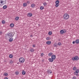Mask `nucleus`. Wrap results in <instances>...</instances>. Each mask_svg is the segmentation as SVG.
Returning <instances> with one entry per match:
<instances>
[{
	"label": "nucleus",
	"instance_id": "nucleus-1",
	"mask_svg": "<svg viewBox=\"0 0 79 79\" xmlns=\"http://www.w3.org/2000/svg\"><path fill=\"white\" fill-rule=\"evenodd\" d=\"M13 34L12 33H10L9 34H7L5 35V36L6 37H9V38H11L13 37Z\"/></svg>",
	"mask_w": 79,
	"mask_h": 79
},
{
	"label": "nucleus",
	"instance_id": "nucleus-2",
	"mask_svg": "<svg viewBox=\"0 0 79 79\" xmlns=\"http://www.w3.org/2000/svg\"><path fill=\"white\" fill-rule=\"evenodd\" d=\"M63 18L64 19L67 20V19H69V16L68 14L65 13L64 14Z\"/></svg>",
	"mask_w": 79,
	"mask_h": 79
},
{
	"label": "nucleus",
	"instance_id": "nucleus-3",
	"mask_svg": "<svg viewBox=\"0 0 79 79\" xmlns=\"http://www.w3.org/2000/svg\"><path fill=\"white\" fill-rule=\"evenodd\" d=\"M19 61L20 63L22 64L25 61V59L23 57H20L19 59Z\"/></svg>",
	"mask_w": 79,
	"mask_h": 79
},
{
	"label": "nucleus",
	"instance_id": "nucleus-4",
	"mask_svg": "<svg viewBox=\"0 0 79 79\" xmlns=\"http://www.w3.org/2000/svg\"><path fill=\"white\" fill-rule=\"evenodd\" d=\"M6 3V0H0V5H3Z\"/></svg>",
	"mask_w": 79,
	"mask_h": 79
},
{
	"label": "nucleus",
	"instance_id": "nucleus-5",
	"mask_svg": "<svg viewBox=\"0 0 79 79\" xmlns=\"http://www.w3.org/2000/svg\"><path fill=\"white\" fill-rule=\"evenodd\" d=\"M72 59L73 61H77L78 60H79V57H78V56H76L72 58Z\"/></svg>",
	"mask_w": 79,
	"mask_h": 79
},
{
	"label": "nucleus",
	"instance_id": "nucleus-6",
	"mask_svg": "<svg viewBox=\"0 0 79 79\" xmlns=\"http://www.w3.org/2000/svg\"><path fill=\"white\" fill-rule=\"evenodd\" d=\"M51 58L53 60H55L56 59V56L55 55H52L51 56Z\"/></svg>",
	"mask_w": 79,
	"mask_h": 79
},
{
	"label": "nucleus",
	"instance_id": "nucleus-7",
	"mask_svg": "<svg viewBox=\"0 0 79 79\" xmlns=\"http://www.w3.org/2000/svg\"><path fill=\"white\" fill-rule=\"evenodd\" d=\"M52 70L49 69L47 71V73L48 74H52Z\"/></svg>",
	"mask_w": 79,
	"mask_h": 79
},
{
	"label": "nucleus",
	"instance_id": "nucleus-8",
	"mask_svg": "<svg viewBox=\"0 0 79 79\" xmlns=\"http://www.w3.org/2000/svg\"><path fill=\"white\" fill-rule=\"evenodd\" d=\"M48 60H49V62H52L53 61V59H52V58H49Z\"/></svg>",
	"mask_w": 79,
	"mask_h": 79
},
{
	"label": "nucleus",
	"instance_id": "nucleus-9",
	"mask_svg": "<svg viewBox=\"0 0 79 79\" xmlns=\"http://www.w3.org/2000/svg\"><path fill=\"white\" fill-rule=\"evenodd\" d=\"M27 16L29 17H31L32 16V14L31 13H29L27 14Z\"/></svg>",
	"mask_w": 79,
	"mask_h": 79
},
{
	"label": "nucleus",
	"instance_id": "nucleus-10",
	"mask_svg": "<svg viewBox=\"0 0 79 79\" xmlns=\"http://www.w3.org/2000/svg\"><path fill=\"white\" fill-rule=\"evenodd\" d=\"M31 6L32 8H34V7L35 6V4L34 3H33L31 4Z\"/></svg>",
	"mask_w": 79,
	"mask_h": 79
},
{
	"label": "nucleus",
	"instance_id": "nucleus-11",
	"mask_svg": "<svg viewBox=\"0 0 79 79\" xmlns=\"http://www.w3.org/2000/svg\"><path fill=\"white\" fill-rule=\"evenodd\" d=\"M54 47H58V44L57 43H55L54 44Z\"/></svg>",
	"mask_w": 79,
	"mask_h": 79
},
{
	"label": "nucleus",
	"instance_id": "nucleus-12",
	"mask_svg": "<svg viewBox=\"0 0 79 79\" xmlns=\"http://www.w3.org/2000/svg\"><path fill=\"white\" fill-rule=\"evenodd\" d=\"M79 73V69H77L76 70L75 72H74V73H75V74H76V73Z\"/></svg>",
	"mask_w": 79,
	"mask_h": 79
},
{
	"label": "nucleus",
	"instance_id": "nucleus-13",
	"mask_svg": "<svg viewBox=\"0 0 79 79\" xmlns=\"http://www.w3.org/2000/svg\"><path fill=\"white\" fill-rule=\"evenodd\" d=\"M13 38H10V39L9 40V41L10 42H12V41H13Z\"/></svg>",
	"mask_w": 79,
	"mask_h": 79
},
{
	"label": "nucleus",
	"instance_id": "nucleus-14",
	"mask_svg": "<svg viewBox=\"0 0 79 79\" xmlns=\"http://www.w3.org/2000/svg\"><path fill=\"white\" fill-rule=\"evenodd\" d=\"M22 74L23 75H25L26 74V72L24 70H23L22 71Z\"/></svg>",
	"mask_w": 79,
	"mask_h": 79
},
{
	"label": "nucleus",
	"instance_id": "nucleus-15",
	"mask_svg": "<svg viewBox=\"0 0 79 79\" xmlns=\"http://www.w3.org/2000/svg\"><path fill=\"white\" fill-rule=\"evenodd\" d=\"M47 44L48 45H50V44H51V41H48L46 42Z\"/></svg>",
	"mask_w": 79,
	"mask_h": 79
},
{
	"label": "nucleus",
	"instance_id": "nucleus-16",
	"mask_svg": "<svg viewBox=\"0 0 79 79\" xmlns=\"http://www.w3.org/2000/svg\"><path fill=\"white\" fill-rule=\"evenodd\" d=\"M52 55H53V53L52 52H50L48 54V56H52Z\"/></svg>",
	"mask_w": 79,
	"mask_h": 79
},
{
	"label": "nucleus",
	"instance_id": "nucleus-17",
	"mask_svg": "<svg viewBox=\"0 0 79 79\" xmlns=\"http://www.w3.org/2000/svg\"><path fill=\"white\" fill-rule=\"evenodd\" d=\"M10 27H14V24L13 23H11L10 25Z\"/></svg>",
	"mask_w": 79,
	"mask_h": 79
},
{
	"label": "nucleus",
	"instance_id": "nucleus-18",
	"mask_svg": "<svg viewBox=\"0 0 79 79\" xmlns=\"http://www.w3.org/2000/svg\"><path fill=\"white\" fill-rule=\"evenodd\" d=\"M60 33L61 34H63L64 33V31L63 30H61L60 31Z\"/></svg>",
	"mask_w": 79,
	"mask_h": 79
},
{
	"label": "nucleus",
	"instance_id": "nucleus-19",
	"mask_svg": "<svg viewBox=\"0 0 79 79\" xmlns=\"http://www.w3.org/2000/svg\"><path fill=\"white\" fill-rule=\"evenodd\" d=\"M30 51L31 52H34V49L33 48H31L30 49Z\"/></svg>",
	"mask_w": 79,
	"mask_h": 79
},
{
	"label": "nucleus",
	"instance_id": "nucleus-20",
	"mask_svg": "<svg viewBox=\"0 0 79 79\" xmlns=\"http://www.w3.org/2000/svg\"><path fill=\"white\" fill-rule=\"evenodd\" d=\"M7 8V6L6 5L4 6L3 7V9H4V10L6 9Z\"/></svg>",
	"mask_w": 79,
	"mask_h": 79
},
{
	"label": "nucleus",
	"instance_id": "nucleus-21",
	"mask_svg": "<svg viewBox=\"0 0 79 79\" xmlns=\"http://www.w3.org/2000/svg\"><path fill=\"white\" fill-rule=\"evenodd\" d=\"M75 42L77 44H79V40H76L75 41Z\"/></svg>",
	"mask_w": 79,
	"mask_h": 79
},
{
	"label": "nucleus",
	"instance_id": "nucleus-22",
	"mask_svg": "<svg viewBox=\"0 0 79 79\" xmlns=\"http://www.w3.org/2000/svg\"><path fill=\"white\" fill-rule=\"evenodd\" d=\"M9 58H12L13 56V55L12 54H10L9 55Z\"/></svg>",
	"mask_w": 79,
	"mask_h": 79
},
{
	"label": "nucleus",
	"instance_id": "nucleus-23",
	"mask_svg": "<svg viewBox=\"0 0 79 79\" xmlns=\"http://www.w3.org/2000/svg\"><path fill=\"white\" fill-rule=\"evenodd\" d=\"M15 20H16V21H18V19H19V17H16L15 18Z\"/></svg>",
	"mask_w": 79,
	"mask_h": 79
},
{
	"label": "nucleus",
	"instance_id": "nucleus-24",
	"mask_svg": "<svg viewBox=\"0 0 79 79\" xmlns=\"http://www.w3.org/2000/svg\"><path fill=\"white\" fill-rule=\"evenodd\" d=\"M40 9L41 10H44V6H41L40 7Z\"/></svg>",
	"mask_w": 79,
	"mask_h": 79
},
{
	"label": "nucleus",
	"instance_id": "nucleus-25",
	"mask_svg": "<svg viewBox=\"0 0 79 79\" xmlns=\"http://www.w3.org/2000/svg\"><path fill=\"white\" fill-rule=\"evenodd\" d=\"M76 69H77V68L76 66H74V67L73 68V69L74 71H76Z\"/></svg>",
	"mask_w": 79,
	"mask_h": 79
},
{
	"label": "nucleus",
	"instance_id": "nucleus-26",
	"mask_svg": "<svg viewBox=\"0 0 79 79\" xmlns=\"http://www.w3.org/2000/svg\"><path fill=\"white\" fill-rule=\"evenodd\" d=\"M4 76H8V73H4Z\"/></svg>",
	"mask_w": 79,
	"mask_h": 79
},
{
	"label": "nucleus",
	"instance_id": "nucleus-27",
	"mask_svg": "<svg viewBox=\"0 0 79 79\" xmlns=\"http://www.w3.org/2000/svg\"><path fill=\"white\" fill-rule=\"evenodd\" d=\"M48 35H52V32L51 31H49L48 33Z\"/></svg>",
	"mask_w": 79,
	"mask_h": 79
},
{
	"label": "nucleus",
	"instance_id": "nucleus-28",
	"mask_svg": "<svg viewBox=\"0 0 79 79\" xmlns=\"http://www.w3.org/2000/svg\"><path fill=\"white\" fill-rule=\"evenodd\" d=\"M47 2H45L44 3H43V5L44 6H47Z\"/></svg>",
	"mask_w": 79,
	"mask_h": 79
},
{
	"label": "nucleus",
	"instance_id": "nucleus-29",
	"mask_svg": "<svg viewBox=\"0 0 79 79\" xmlns=\"http://www.w3.org/2000/svg\"><path fill=\"white\" fill-rule=\"evenodd\" d=\"M23 6H27V4L26 3H24L23 4Z\"/></svg>",
	"mask_w": 79,
	"mask_h": 79
},
{
	"label": "nucleus",
	"instance_id": "nucleus-30",
	"mask_svg": "<svg viewBox=\"0 0 79 79\" xmlns=\"http://www.w3.org/2000/svg\"><path fill=\"white\" fill-rule=\"evenodd\" d=\"M60 3V1L59 0H57L56 2V3Z\"/></svg>",
	"mask_w": 79,
	"mask_h": 79
},
{
	"label": "nucleus",
	"instance_id": "nucleus-31",
	"mask_svg": "<svg viewBox=\"0 0 79 79\" xmlns=\"http://www.w3.org/2000/svg\"><path fill=\"white\" fill-rule=\"evenodd\" d=\"M2 24H5V21L4 20H2Z\"/></svg>",
	"mask_w": 79,
	"mask_h": 79
},
{
	"label": "nucleus",
	"instance_id": "nucleus-32",
	"mask_svg": "<svg viewBox=\"0 0 79 79\" xmlns=\"http://www.w3.org/2000/svg\"><path fill=\"white\" fill-rule=\"evenodd\" d=\"M15 74H16V75H18V74H19V72H15Z\"/></svg>",
	"mask_w": 79,
	"mask_h": 79
},
{
	"label": "nucleus",
	"instance_id": "nucleus-33",
	"mask_svg": "<svg viewBox=\"0 0 79 79\" xmlns=\"http://www.w3.org/2000/svg\"><path fill=\"white\" fill-rule=\"evenodd\" d=\"M74 73V75H76V76H77V77H78V76H79V75H78V73Z\"/></svg>",
	"mask_w": 79,
	"mask_h": 79
},
{
	"label": "nucleus",
	"instance_id": "nucleus-34",
	"mask_svg": "<svg viewBox=\"0 0 79 79\" xmlns=\"http://www.w3.org/2000/svg\"><path fill=\"white\" fill-rule=\"evenodd\" d=\"M58 45H59V46H61V43L60 42L59 43H58Z\"/></svg>",
	"mask_w": 79,
	"mask_h": 79
},
{
	"label": "nucleus",
	"instance_id": "nucleus-35",
	"mask_svg": "<svg viewBox=\"0 0 79 79\" xmlns=\"http://www.w3.org/2000/svg\"><path fill=\"white\" fill-rule=\"evenodd\" d=\"M44 53H41V54L40 56H41L42 57V56H44Z\"/></svg>",
	"mask_w": 79,
	"mask_h": 79
},
{
	"label": "nucleus",
	"instance_id": "nucleus-36",
	"mask_svg": "<svg viewBox=\"0 0 79 79\" xmlns=\"http://www.w3.org/2000/svg\"><path fill=\"white\" fill-rule=\"evenodd\" d=\"M59 5H60V4H56L55 6L56 7H58Z\"/></svg>",
	"mask_w": 79,
	"mask_h": 79
},
{
	"label": "nucleus",
	"instance_id": "nucleus-37",
	"mask_svg": "<svg viewBox=\"0 0 79 79\" xmlns=\"http://www.w3.org/2000/svg\"><path fill=\"white\" fill-rule=\"evenodd\" d=\"M73 79H77V77H73Z\"/></svg>",
	"mask_w": 79,
	"mask_h": 79
},
{
	"label": "nucleus",
	"instance_id": "nucleus-38",
	"mask_svg": "<svg viewBox=\"0 0 79 79\" xmlns=\"http://www.w3.org/2000/svg\"><path fill=\"white\" fill-rule=\"evenodd\" d=\"M13 60H11L10 61V63L11 64H12V63H13Z\"/></svg>",
	"mask_w": 79,
	"mask_h": 79
},
{
	"label": "nucleus",
	"instance_id": "nucleus-39",
	"mask_svg": "<svg viewBox=\"0 0 79 79\" xmlns=\"http://www.w3.org/2000/svg\"><path fill=\"white\" fill-rule=\"evenodd\" d=\"M27 4H29V3H30V1H27Z\"/></svg>",
	"mask_w": 79,
	"mask_h": 79
},
{
	"label": "nucleus",
	"instance_id": "nucleus-40",
	"mask_svg": "<svg viewBox=\"0 0 79 79\" xmlns=\"http://www.w3.org/2000/svg\"><path fill=\"white\" fill-rule=\"evenodd\" d=\"M2 35V32L0 31V35Z\"/></svg>",
	"mask_w": 79,
	"mask_h": 79
},
{
	"label": "nucleus",
	"instance_id": "nucleus-41",
	"mask_svg": "<svg viewBox=\"0 0 79 79\" xmlns=\"http://www.w3.org/2000/svg\"><path fill=\"white\" fill-rule=\"evenodd\" d=\"M66 32V30H65L64 31V34H65Z\"/></svg>",
	"mask_w": 79,
	"mask_h": 79
},
{
	"label": "nucleus",
	"instance_id": "nucleus-42",
	"mask_svg": "<svg viewBox=\"0 0 79 79\" xmlns=\"http://www.w3.org/2000/svg\"><path fill=\"white\" fill-rule=\"evenodd\" d=\"M75 43H76V42L75 41H73V44H75Z\"/></svg>",
	"mask_w": 79,
	"mask_h": 79
},
{
	"label": "nucleus",
	"instance_id": "nucleus-43",
	"mask_svg": "<svg viewBox=\"0 0 79 79\" xmlns=\"http://www.w3.org/2000/svg\"><path fill=\"white\" fill-rule=\"evenodd\" d=\"M49 39V37H47L46 38V40H48Z\"/></svg>",
	"mask_w": 79,
	"mask_h": 79
},
{
	"label": "nucleus",
	"instance_id": "nucleus-44",
	"mask_svg": "<svg viewBox=\"0 0 79 79\" xmlns=\"http://www.w3.org/2000/svg\"><path fill=\"white\" fill-rule=\"evenodd\" d=\"M32 47H35V45L34 44L32 45Z\"/></svg>",
	"mask_w": 79,
	"mask_h": 79
},
{
	"label": "nucleus",
	"instance_id": "nucleus-45",
	"mask_svg": "<svg viewBox=\"0 0 79 79\" xmlns=\"http://www.w3.org/2000/svg\"><path fill=\"white\" fill-rule=\"evenodd\" d=\"M4 79H8V78L7 77H6L4 78Z\"/></svg>",
	"mask_w": 79,
	"mask_h": 79
},
{
	"label": "nucleus",
	"instance_id": "nucleus-46",
	"mask_svg": "<svg viewBox=\"0 0 79 79\" xmlns=\"http://www.w3.org/2000/svg\"><path fill=\"white\" fill-rule=\"evenodd\" d=\"M30 37H33V36L32 35H30Z\"/></svg>",
	"mask_w": 79,
	"mask_h": 79
},
{
	"label": "nucleus",
	"instance_id": "nucleus-47",
	"mask_svg": "<svg viewBox=\"0 0 79 79\" xmlns=\"http://www.w3.org/2000/svg\"><path fill=\"white\" fill-rule=\"evenodd\" d=\"M56 5H59V3H56Z\"/></svg>",
	"mask_w": 79,
	"mask_h": 79
},
{
	"label": "nucleus",
	"instance_id": "nucleus-48",
	"mask_svg": "<svg viewBox=\"0 0 79 79\" xmlns=\"http://www.w3.org/2000/svg\"><path fill=\"white\" fill-rule=\"evenodd\" d=\"M42 62H44V59L42 60Z\"/></svg>",
	"mask_w": 79,
	"mask_h": 79
},
{
	"label": "nucleus",
	"instance_id": "nucleus-49",
	"mask_svg": "<svg viewBox=\"0 0 79 79\" xmlns=\"http://www.w3.org/2000/svg\"><path fill=\"white\" fill-rule=\"evenodd\" d=\"M47 0V1H48L49 0Z\"/></svg>",
	"mask_w": 79,
	"mask_h": 79
},
{
	"label": "nucleus",
	"instance_id": "nucleus-50",
	"mask_svg": "<svg viewBox=\"0 0 79 79\" xmlns=\"http://www.w3.org/2000/svg\"><path fill=\"white\" fill-rule=\"evenodd\" d=\"M22 79H24V78H22Z\"/></svg>",
	"mask_w": 79,
	"mask_h": 79
},
{
	"label": "nucleus",
	"instance_id": "nucleus-51",
	"mask_svg": "<svg viewBox=\"0 0 79 79\" xmlns=\"http://www.w3.org/2000/svg\"><path fill=\"white\" fill-rule=\"evenodd\" d=\"M18 64V63H17V64Z\"/></svg>",
	"mask_w": 79,
	"mask_h": 79
},
{
	"label": "nucleus",
	"instance_id": "nucleus-52",
	"mask_svg": "<svg viewBox=\"0 0 79 79\" xmlns=\"http://www.w3.org/2000/svg\"><path fill=\"white\" fill-rule=\"evenodd\" d=\"M18 64V63H17V64Z\"/></svg>",
	"mask_w": 79,
	"mask_h": 79
}]
</instances>
